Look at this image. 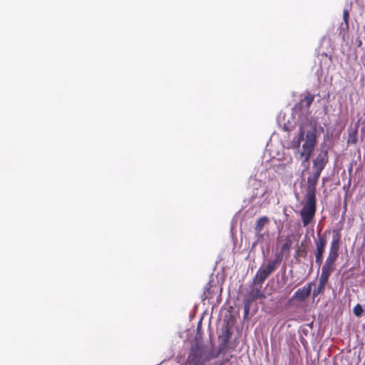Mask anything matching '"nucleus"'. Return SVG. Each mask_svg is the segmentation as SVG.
I'll return each mask as SVG.
<instances>
[{
	"label": "nucleus",
	"instance_id": "nucleus-11",
	"mask_svg": "<svg viewBox=\"0 0 365 365\" xmlns=\"http://www.w3.org/2000/svg\"><path fill=\"white\" fill-rule=\"evenodd\" d=\"M189 361H203L202 360V347L196 343L192 346L190 353L188 356Z\"/></svg>",
	"mask_w": 365,
	"mask_h": 365
},
{
	"label": "nucleus",
	"instance_id": "nucleus-15",
	"mask_svg": "<svg viewBox=\"0 0 365 365\" xmlns=\"http://www.w3.org/2000/svg\"><path fill=\"white\" fill-rule=\"evenodd\" d=\"M307 251L305 248H302L301 249L300 247H298L297 250H296V252H295V257H305L307 256Z\"/></svg>",
	"mask_w": 365,
	"mask_h": 365
},
{
	"label": "nucleus",
	"instance_id": "nucleus-13",
	"mask_svg": "<svg viewBox=\"0 0 365 365\" xmlns=\"http://www.w3.org/2000/svg\"><path fill=\"white\" fill-rule=\"evenodd\" d=\"M358 141V133L357 130L355 129L349 133V136L347 139L348 144H356Z\"/></svg>",
	"mask_w": 365,
	"mask_h": 365
},
{
	"label": "nucleus",
	"instance_id": "nucleus-9",
	"mask_svg": "<svg viewBox=\"0 0 365 365\" xmlns=\"http://www.w3.org/2000/svg\"><path fill=\"white\" fill-rule=\"evenodd\" d=\"M328 163V153L327 151L319 153L316 159L313 161L314 172L321 174L325 165Z\"/></svg>",
	"mask_w": 365,
	"mask_h": 365
},
{
	"label": "nucleus",
	"instance_id": "nucleus-18",
	"mask_svg": "<svg viewBox=\"0 0 365 365\" xmlns=\"http://www.w3.org/2000/svg\"><path fill=\"white\" fill-rule=\"evenodd\" d=\"M190 365H204V361H189Z\"/></svg>",
	"mask_w": 365,
	"mask_h": 365
},
{
	"label": "nucleus",
	"instance_id": "nucleus-14",
	"mask_svg": "<svg viewBox=\"0 0 365 365\" xmlns=\"http://www.w3.org/2000/svg\"><path fill=\"white\" fill-rule=\"evenodd\" d=\"M353 312L356 317H360L362 315V313L364 312V309L360 304H357L356 305L354 306L353 309Z\"/></svg>",
	"mask_w": 365,
	"mask_h": 365
},
{
	"label": "nucleus",
	"instance_id": "nucleus-4",
	"mask_svg": "<svg viewBox=\"0 0 365 365\" xmlns=\"http://www.w3.org/2000/svg\"><path fill=\"white\" fill-rule=\"evenodd\" d=\"M316 198L306 197V202L299 212L304 227L307 226L313 221L316 214Z\"/></svg>",
	"mask_w": 365,
	"mask_h": 365
},
{
	"label": "nucleus",
	"instance_id": "nucleus-12",
	"mask_svg": "<svg viewBox=\"0 0 365 365\" xmlns=\"http://www.w3.org/2000/svg\"><path fill=\"white\" fill-rule=\"evenodd\" d=\"M304 131L302 127H301L299 130V135H298L297 139L296 140H294V142H293V148H299L300 146V144H301L302 141L304 140Z\"/></svg>",
	"mask_w": 365,
	"mask_h": 365
},
{
	"label": "nucleus",
	"instance_id": "nucleus-10",
	"mask_svg": "<svg viewBox=\"0 0 365 365\" xmlns=\"http://www.w3.org/2000/svg\"><path fill=\"white\" fill-rule=\"evenodd\" d=\"M312 285V283L310 282L308 283L306 286H304L302 288L298 289L292 296V299H296L300 302L305 301L311 294Z\"/></svg>",
	"mask_w": 365,
	"mask_h": 365
},
{
	"label": "nucleus",
	"instance_id": "nucleus-2",
	"mask_svg": "<svg viewBox=\"0 0 365 365\" xmlns=\"http://www.w3.org/2000/svg\"><path fill=\"white\" fill-rule=\"evenodd\" d=\"M282 261V253L275 254L274 259L269 260L265 265L262 266L258 269L254 279L255 282L259 284H262L278 268Z\"/></svg>",
	"mask_w": 365,
	"mask_h": 365
},
{
	"label": "nucleus",
	"instance_id": "nucleus-17",
	"mask_svg": "<svg viewBox=\"0 0 365 365\" xmlns=\"http://www.w3.org/2000/svg\"><path fill=\"white\" fill-rule=\"evenodd\" d=\"M349 13L348 11V10L344 9L343 11V19H344V21L347 26H348V24H349Z\"/></svg>",
	"mask_w": 365,
	"mask_h": 365
},
{
	"label": "nucleus",
	"instance_id": "nucleus-20",
	"mask_svg": "<svg viewBox=\"0 0 365 365\" xmlns=\"http://www.w3.org/2000/svg\"><path fill=\"white\" fill-rule=\"evenodd\" d=\"M250 307L249 305H245V316H247L249 313Z\"/></svg>",
	"mask_w": 365,
	"mask_h": 365
},
{
	"label": "nucleus",
	"instance_id": "nucleus-6",
	"mask_svg": "<svg viewBox=\"0 0 365 365\" xmlns=\"http://www.w3.org/2000/svg\"><path fill=\"white\" fill-rule=\"evenodd\" d=\"M269 219L267 216H262L258 218L256 221L254 230L255 232L256 242L254 245L258 242H262L264 240L265 233L262 232V230L265 225L269 224Z\"/></svg>",
	"mask_w": 365,
	"mask_h": 365
},
{
	"label": "nucleus",
	"instance_id": "nucleus-19",
	"mask_svg": "<svg viewBox=\"0 0 365 365\" xmlns=\"http://www.w3.org/2000/svg\"><path fill=\"white\" fill-rule=\"evenodd\" d=\"M257 295L254 296L255 298H263L264 297V294L260 292L259 290L257 291Z\"/></svg>",
	"mask_w": 365,
	"mask_h": 365
},
{
	"label": "nucleus",
	"instance_id": "nucleus-16",
	"mask_svg": "<svg viewBox=\"0 0 365 365\" xmlns=\"http://www.w3.org/2000/svg\"><path fill=\"white\" fill-rule=\"evenodd\" d=\"M292 247V241L290 240H287L281 247V252H284L285 251L289 252Z\"/></svg>",
	"mask_w": 365,
	"mask_h": 365
},
{
	"label": "nucleus",
	"instance_id": "nucleus-8",
	"mask_svg": "<svg viewBox=\"0 0 365 365\" xmlns=\"http://www.w3.org/2000/svg\"><path fill=\"white\" fill-rule=\"evenodd\" d=\"M314 100V95L309 92H307L305 96L294 107L295 109L299 110L302 113H308L309 108Z\"/></svg>",
	"mask_w": 365,
	"mask_h": 365
},
{
	"label": "nucleus",
	"instance_id": "nucleus-5",
	"mask_svg": "<svg viewBox=\"0 0 365 365\" xmlns=\"http://www.w3.org/2000/svg\"><path fill=\"white\" fill-rule=\"evenodd\" d=\"M329 232L326 230L324 234L320 235L319 232L317 234L318 239L315 240L316 250H315V262L319 268L323 262L324 254L327 245V234Z\"/></svg>",
	"mask_w": 365,
	"mask_h": 365
},
{
	"label": "nucleus",
	"instance_id": "nucleus-21",
	"mask_svg": "<svg viewBox=\"0 0 365 365\" xmlns=\"http://www.w3.org/2000/svg\"><path fill=\"white\" fill-rule=\"evenodd\" d=\"M312 265H313V263L312 262H311V269L312 268Z\"/></svg>",
	"mask_w": 365,
	"mask_h": 365
},
{
	"label": "nucleus",
	"instance_id": "nucleus-7",
	"mask_svg": "<svg viewBox=\"0 0 365 365\" xmlns=\"http://www.w3.org/2000/svg\"><path fill=\"white\" fill-rule=\"evenodd\" d=\"M319 173L314 172L312 175L307 178V192L306 197L316 198V185L320 177Z\"/></svg>",
	"mask_w": 365,
	"mask_h": 365
},
{
	"label": "nucleus",
	"instance_id": "nucleus-3",
	"mask_svg": "<svg viewBox=\"0 0 365 365\" xmlns=\"http://www.w3.org/2000/svg\"><path fill=\"white\" fill-rule=\"evenodd\" d=\"M305 140L302 145L301 158H304L303 163H308L317 144V132L315 129L308 130L305 135Z\"/></svg>",
	"mask_w": 365,
	"mask_h": 365
},
{
	"label": "nucleus",
	"instance_id": "nucleus-1",
	"mask_svg": "<svg viewBox=\"0 0 365 365\" xmlns=\"http://www.w3.org/2000/svg\"><path fill=\"white\" fill-rule=\"evenodd\" d=\"M341 233L338 230L332 232V238L330 243L328 256L322 267V273L319 277V284L313 291V296L317 297L322 294L331 274L335 269V264L339 255Z\"/></svg>",
	"mask_w": 365,
	"mask_h": 365
}]
</instances>
